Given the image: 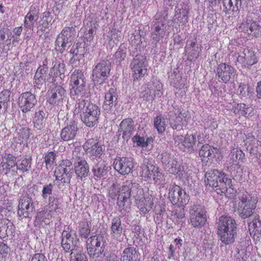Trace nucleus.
I'll use <instances>...</instances> for the list:
<instances>
[{
    "label": "nucleus",
    "instance_id": "680f3d73",
    "mask_svg": "<svg viewBox=\"0 0 261 261\" xmlns=\"http://www.w3.org/2000/svg\"><path fill=\"white\" fill-rule=\"evenodd\" d=\"M81 44H79L77 43L72 45V48H71L69 53L70 54L72 55L73 57L71 58V60L74 56H81L83 55V53L81 50L83 49L82 47L81 46Z\"/></svg>",
    "mask_w": 261,
    "mask_h": 261
},
{
    "label": "nucleus",
    "instance_id": "f704fd0d",
    "mask_svg": "<svg viewBox=\"0 0 261 261\" xmlns=\"http://www.w3.org/2000/svg\"><path fill=\"white\" fill-rule=\"evenodd\" d=\"M9 29L3 27L0 30V48L2 51L7 53L10 49L11 39L9 37Z\"/></svg>",
    "mask_w": 261,
    "mask_h": 261
},
{
    "label": "nucleus",
    "instance_id": "e2e57ef3",
    "mask_svg": "<svg viewBox=\"0 0 261 261\" xmlns=\"http://www.w3.org/2000/svg\"><path fill=\"white\" fill-rule=\"evenodd\" d=\"M151 177H152L155 184H160L164 180V175L162 172L159 170V168L152 174Z\"/></svg>",
    "mask_w": 261,
    "mask_h": 261
},
{
    "label": "nucleus",
    "instance_id": "7ed1b4c3",
    "mask_svg": "<svg viewBox=\"0 0 261 261\" xmlns=\"http://www.w3.org/2000/svg\"><path fill=\"white\" fill-rule=\"evenodd\" d=\"M236 221L230 217L221 216L218 225L217 234L219 240L225 245L232 244L237 234Z\"/></svg>",
    "mask_w": 261,
    "mask_h": 261
},
{
    "label": "nucleus",
    "instance_id": "7c9ffc66",
    "mask_svg": "<svg viewBox=\"0 0 261 261\" xmlns=\"http://www.w3.org/2000/svg\"><path fill=\"white\" fill-rule=\"evenodd\" d=\"M74 169L77 176L81 179L87 177L89 172V167L87 161L79 158L74 163Z\"/></svg>",
    "mask_w": 261,
    "mask_h": 261
},
{
    "label": "nucleus",
    "instance_id": "b1692460",
    "mask_svg": "<svg viewBox=\"0 0 261 261\" xmlns=\"http://www.w3.org/2000/svg\"><path fill=\"white\" fill-rule=\"evenodd\" d=\"M134 121L131 118H126L123 120L119 125L118 133L122 135V137L126 142L130 138L134 132L135 127Z\"/></svg>",
    "mask_w": 261,
    "mask_h": 261
},
{
    "label": "nucleus",
    "instance_id": "1a4fd4ad",
    "mask_svg": "<svg viewBox=\"0 0 261 261\" xmlns=\"http://www.w3.org/2000/svg\"><path fill=\"white\" fill-rule=\"evenodd\" d=\"M100 110L96 105L88 103L84 112L81 114L83 122L88 127H93L98 123Z\"/></svg>",
    "mask_w": 261,
    "mask_h": 261
},
{
    "label": "nucleus",
    "instance_id": "a19ab883",
    "mask_svg": "<svg viewBox=\"0 0 261 261\" xmlns=\"http://www.w3.org/2000/svg\"><path fill=\"white\" fill-rule=\"evenodd\" d=\"M109 167L104 162L96 164L92 168V171L95 178H101L107 174Z\"/></svg>",
    "mask_w": 261,
    "mask_h": 261
},
{
    "label": "nucleus",
    "instance_id": "58836bf2",
    "mask_svg": "<svg viewBox=\"0 0 261 261\" xmlns=\"http://www.w3.org/2000/svg\"><path fill=\"white\" fill-rule=\"evenodd\" d=\"M46 120V113L44 111L39 110L36 111L33 121L34 128L39 130H43L45 125Z\"/></svg>",
    "mask_w": 261,
    "mask_h": 261
},
{
    "label": "nucleus",
    "instance_id": "6ab92c4d",
    "mask_svg": "<svg viewBox=\"0 0 261 261\" xmlns=\"http://www.w3.org/2000/svg\"><path fill=\"white\" fill-rule=\"evenodd\" d=\"M66 91L61 86L56 85L47 92V102L53 106H59L65 101Z\"/></svg>",
    "mask_w": 261,
    "mask_h": 261
},
{
    "label": "nucleus",
    "instance_id": "bb28decb",
    "mask_svg": "<svg viewBox=\"0 0 261 261\" xmlns=\"http://www.w3.org/2000/svg\"><path fill=\"white\" fill-rule=\"evenodd\" d=\"M111 237L114 239L121 242L123 239V228L121 224V221L119 217H115L111 220L110 228Z\"/></svg>",
    "mask_w": 261,
    "mask_h": 261
},
{
    "label": "nucleus",
    "instance_id": "20e7f679",
    "mask_svg": "<svg viewBox=\"0 0 261 261\" xmlns=\"http://www.w3.org/2000/svg\"><path fill=\"white\" fill-rule=\"evenodd\" d=\"M48 61L47 59L44 60L42 64L40 65L37 68L34 76V87L35 89L40 90L44 86H45V83H53L55 81L53 77V71L51 69L48 70Z\"/></svg>",
    "mask_w": 261,
    "mask_h": 261
},
{
    "label": "nucleus",
    "instance_id": "f8f14e48",
    "mask_svg": "<svg viewBox=\"0 0 261 261\" xmlns=\"http://www.w3.org/2000/svg\"><path fill=\"white\" fill-rule=\"evenodd\" d=\"M158 159L162 163L165 168H169L168 171L172 174H177L179 176L182 175L183 167L178 166L177 161L174 160V156L170 152L163 151L158 156Z\"/></svg>",
    "mask_w": 261,
    "mask_h": 261
},
{
    "label": "nucleus",
    "instance_id": "4be33fe9",
    "mask_svg": "<svg viewBox=\"0 0 261 261\" xmlns=\"http://www.w3.org/2000/svg\"><path fill=\"white\" fill-rule=\"evenodd\" d=\"M257 62L254 51L248 48H245L243 51L238 54L236 64L238 67H246L247 65L252 66Z\"/></svg>",
    "mask_w": 261,
    "mask_h": 261
},
{
    "label": "nucleus",
    "instance_id": "8fccbe9b",
    "mask_svg": "<svg viewBox=\"0 0 261 261\" xmlns=\"http://www.w3.org/2000/svg\"><path fill=\"white\" fill-rule=\"evenodd\" d=\"M174 218L178 224H182L185 221V205H178V208L175 210Z\"/></svg>",
    "mask_w": 261,
    "mask_h": 261
},
{
    "label": "nucleus",
    "instance_id": "de8ad7c7",
    "mask_svg": "<svg viewBox=\"0 0 261 261\" xmlns=\"http://www.w3.org/2000/svg\"><path fill=\"white\" fill-rule=\"evenodd\" d=\"M60 173V174H59V173L54 172L56 180L60 181V183L59 185V188L61 189L63 188L64 186L70 184L71 178H72L73 175L69 174L68 173Z\"/></svg>",
    "mask_w": 261,
    "mask_h": 261
},
{
    "label": "nucleus",
    "instance_id": "9d476101",
    "mask_svg": "<svg viewBox=\"0 0 261 261\" xmlns=\"http://www.w3.org/2000/svg\"><path fill=\"white\" fill-rule=\"evenodd\" d=\"M165 22V16H163L162 12L156 13L151 26V37L154 41L159 42L164 37L166 33L164 28Z\"/></svg>",
    "mask_w": 261,
    "mask_h": 261
},
{
    "label": "nucleus",
    "instance_id": "69168bd1",
    "mask_svg": "<svg viewBox=\"0 0 261 261\" xmlns=\"http://www.w3.org/2000/svg\"><path fill=\"white\" fill-rule=\"evenodd\" d=\"M10 249L4 242H0V257H5L8 254Z\"/></svg>",
    "mask_w": 261,
    "mask_h": 261
},
{
    "label": "nucleus",
    "instance_id": "c9c22d12",
    "mask_svg": "<svg viewBox=\"0 0 261 261\" xmlns=\"http://www.w3.org/2000/svg\"><path fill=\"white\" fill-rule=\"evenodd\" d=\"M140 254L135 248L129 246L122 252L121 261H139Z\"/></svg>",
    "mask_w": 261,
    "mask_h": 261
},
{
    "label": "nucleus",
    "instance_id": "2f4dec72",
    "mask_svg": "<svg viewBox=\"0 0 261 261\" xmlns=\"http://www.w3.org/2000/svg\"><path fill=\"white\" fill-rule=\"evenodd\" d=\"M14 226L12 222L8 219H5L0 222V238L5 239L14 237Z\"/></svg>",
    "mask_w": 261,
    "mask_h": 261
},
{
    "label": "nucleus",
    "instance_id": "f257e3e1",
    "mask_svg": "<svg viewBox=\"0 0 261 261\" xmlns=\"http://www.w3.org/2000/svg\"><path fill=\"white\" fill-rule=\"evenodd\" d=\"M132 198L135 199L138 207L143 214H146L152 208L153 198L151 196L144 197L143 190L138 184L126 181L122 185L117 198V204L121 213L129 210Z\"/></svg>",
    "mask_w": 261,
    "mask_h": 261
},
{
    "label": "nucleus",
    "instance_id": "f03ea898",
    "mask_svg": "<svg viewBox=\"0 0 261 261\" xmlns=\"http://www.w3.org/2000/svg\"><path fill=\"white\" fill-rule=\"evenodd\" d=\"M204 182L206 186L215 189L218 194H225L228 196V194H231L233 192L231 180L217 169L206 172Z\"/></svg>",
    "mask_w": 261,
    "mask_h": 261
},
{
    "label": "nucleus",
    "instance_id": "72a5a7b5",
    "mask_svg": "<svg viewBox=\"0 0 261 261\" xmlns=\"http://www.w3.org/2000/svg\"><path fill=\"white\" fill-rule=\"evenodd\" d=\"M233 112L236 114L244 116L246 118H250L255 114L254 109L245 103H239L232 108Z\"/></svg>",
    "mask_w": 261,
    "mask_h": 261
},
{
    "label": "nucleus",
    "instance_id": "6e6552de",
    "mask_svg": "<svg viewBox=\"0 0 261 261\" xmlns=\"http://www.w3.org/2000/svg\"><path fill=\"white\" fill-rule=\"evenodd\" d=\"M111 64L109 60H103L97 63L92 70V80L96 84H101L110 75Z\"/></svg>",
    "mask_w": 261,
    "mask_h": 261
},
{
    "label": "nucleus",
    "instance_id": "774afa93",
    "mask_svg": "<svg viewBox=\"0 0 261 261\" xmlns=\"http://www.w3.org/2000/svg\"><path fill=\"white\" fill-rule=\"evenodd\" d=\"M89 102H88V101H86L85 100H82L81 101H80L76 105V110L77 111V113H81L84 112L85 110L86 109V108Z\"/></svg>",
    "mask_w": 261,
    "mask_h": 261
},
{
    "label": "nucleus",
    "instance_id": "412c9836",
    "mask_svg": "<svg viewBox=\"0 0 261 261\" xmlns=\"http://www.w3.org/2000/svg\"><path fill=\"white\" fill-rule=\"evenodd\" d=\"M78 242L79 239L75 232L71 233L66 230L63 231L61 246L65 252H72L75 249Z\"/></svg>",
    "mask_w": 261,
    "mask_h": 261
},
{
    "label": "nucleus",
    "instance_id": "5701e85b",
    "mask_svg": "<svg viewBox=\"0 0 261 261\" xmlns=\"http://www.w3.org/2000/svg\"><path fill=\"white\" fill-rule=\"evenodd\" d=\"M117 94L114 88H110L106 90L103 108L107 113L112 112L116 109L117 104Z\"/></svg>",
    "mask_w": 261,
    "mask_h": 261
},
{
    "label": "nucleus",
    "instance_id": "f3484780",
    "mask_svg": "<svg viewBox=\"0 0 261 261\" xmlns=\"http://www.w3.org/2000/svg\"><path fill=\"white\" fill-rule=\"evenodd\" d=\"M146 58L142 55H137L132 60L130 67L133 72L134 80L143 77L147 72Z\"/></svg>",
    "mask_w": 261,
    "mask_h": 261
},
{
    "label": "nucleus",
    "instance_id": "a878e982",
    "mask_svg": "<svg viewBox=\"0 0 261 261\" xmlns=\"http://www.w3.org/2000/svg\"><path fill=\"white\" fill-rule=\"evenodd\" d=\"M78 129L77 122L73 120L70 121L69 124L62 129L60 133L61 139L64 141H68L74 139Z\"/></svg>",
    "mask_w": 261,
    "mask_h": 261
},
{
    "label": "nucleus",
    "instance_id": "bf43d9fd",
    "mask_svg": "<svg viewBox=\"0 0 261 261\" xmlns=\"http://www.w3.org/2000/svg\"><path fill=\"white\" fill-rule=\"evenodd\" d=\"M231 153H232V159L233 163H239L238 161L242 160L244 156V153L240 149H233Z\"/></svg>",
    "mask_w": 261,
    "mask_h": 261
},
{
    "label": "nucleus",
    "instance_id": "4468645a",
    "mask_svg": "<svg viewBox=\"0 0 261 261\" xmlns=\"http://www.w3.org/2000/svg\"><path fill=\"white\" fill-rule=\"evenodd\" d=\"M216 75L220 81L226 84L237 78V71L232 66L222 63L217 66Z\"/></svg>",
    "mask_w": 261,
    "mask_h": 261
},
{
    "label": "nucleus",
    "instance_id": "aec40b11",
    "mask_svg": "<svg viewBox=\"0 0 261 261\" xmlns=\"http://www.w3.org/2000/svg\"><path fill=\"white\" fill-rule=\"evenodd\" d=\"M35 95L30 91H27L21 94L18 98V105L23 113L31 111L37 103Z\"/></svg>",
    "mask_w": 261,
    "mask_h": 261
},
{
    "label": "nucleus",
    "instance_id": "dca6fc26",
    "mask_svg": "<svg viewBox=\"0 0 261 261\" xmlns=\"http://www.w3.org/2000/svg\"><path fill=\"white\" fill-rule=\"evenodd\" d=\"M205 211L200 205H194L190 210V219L191 225L194 227L203 226L206 221Z\"/></svg>",
    "mask_w": 261,
    "mask_h": 261
},
{
    "label": "nucleus",
    "instance_id": "473e14b6",
    "mask_svg": "<svg viewBox=\"0 0 261 261\" xmlns=\"http://www.w3.org/2000/svg\"><path fill=\"white\" fill-rule=\"evenodd\" d=\"M241 5V0H223V11L227 14L235 15L239 14V6Z\"/></svg>",
    "mask_w": 261,
    "mask_h": 261
},
{
    "label": "nucleus",
    "instance_id": "a18cd8bd",
    "mask_svg": "<svg viewBox=\"0 0 261 261\" xmlns=\"http://www.w3.org/2000/svg\"><path fill=\"white\" fill-rule=\"evenodd\" d=\"M52 19L53 17L50 12L48 11L43 12L41 20L39 22L37 28L42 31H45L46 29H48L51 25Z\"/></svg>",
    "mask_w": 261,
    "mask_h": 261
},
{
    "label": "nucleus",
    "instance_id": "9b49d317",
    "mask_svg": "<svg viewBox=\"0 0 261 261\" xmlns=\"http://www.w3.org/2000/svg\"><path fill=\"white\" fill-rule=\"evenodd\" d=\"M35 211L32 198L28 194L22 196L19 201L17 215L21 219L31 218Z\"/></svg>",
    "mask_w": 261,
    "mask_h": 261
},
{
    "label": "nucleus",
    "instance_id": "a211bd4d",
    "mask_svg": "<svg viewBox=\"0 0 261 261\" xmlns=\"http://www.w3.org/2000/svg\"><path fill=\"white\" fill-rule=\"evenodd\" d=\"M134 165V159L131 157H117L113 162L115 170L123 175L130 173Z\"/></svg>",
    "mask_w": 261,
    "mask_h": 261
},
{
    "label": "nucleus",
    "instance_id": "2eb2a0df",
    "mask_svg": "<svg viewBox=\"0 0 261 261\" xmlns=\"http://www.w3.org/2000/svg\"><path fill=\"white\" fill-rule=\"evenodd\" d=\"M83 148L87 155L93 161L100 158L104 150V147L93 139H88L85 143Z\"/></svg>",
    "mask_w": 261,
    "mask_h": 261
},
{
    "label": "nucleus",
    "instance_id": "e433bc0d",
    "mask_svg": "<svg viewBox=\"0 0 261 261\" xmlns=\"http://www.w3.org/2000/svg\"><path fill=\"white\" fill-rule=\"evenodd\" d=\"M189 9L187 6H181L180 8L176 7L174 20H177V22L186 24L188 21Z\"/></svg>",
    "mask_w": 261,
    "mask_h": 261
},
{
    "label": "nucleus",
    "instance_id": "0e129e2a",
    "mask_svg": "<svg viewBox=\"0 0 261 261\" xmlns=\"http://www.w3.org/2000/svg\"><path fill=\"white\" fill-rule=\"evenodd\" d=\"M11 92L8 90H4L0 93V102L3 105L10 100Z\"/></svg>",
    "mask_w": 261,
    "mask_h": 261
},
{
    "label": "nucleus",
    "instance_id": "393cba45",
    "mask_svg": "<svg viewBox=\"0 0 261 261\" xmlns=\"http://www.w3.org/2000/svg\"><path fill=\"white\" fill-rule=\"evenodd\" d=\"M39 7L35 5L31 6L29 11L24 18V27L27 29L33 30L35 23L39 18Z\"/></svg>",
    "mask_w": 261,
    "mask_h": 261
},
{
    "label": "nucleus",
    "instance_id": "5fc2aeb1",
    "mask_svg": "<svg viewBox=\"0 0 261 261\" xmlns=\"http://www.w3.org/2000/svg\"><path fill=\"white\" fill-rule=\"evenodd\" d=\"M56 157V154L54 151H50L46 153L44 159L45 166L47 169H51Z\"/></svg>",
    "mask_w": 261,
    "mask_h": 261
},
{
    "label": "nucleus",
    "instance_id": "3c124183",
    "mask_svg": "<svg viewBox=\"0 0 261 261\" xmlns=\"http://www.w3.org/2000/svg\"><path fill=\"white\" fill-rule=\"evenodd\" d=\"M65 64L63 62L58 61L56 63L54 67L51 68L56 71L57 74L61 80H64L65 77V73L66 69L65 68Z\"/></svg>",
    "mask_w": 261,
    "mask_h": 261
},
{
    "label": "nucleus",
    "instance_id": "ddd939ff",
    "mask_svg": "<svg viewBox=\"0 0 261 261\" xmlns=\"http://www.w3.org/2000/svg\"><path fill=\"white\" fill-rule=\"evenodd\" d=\"M168 197L171 202L174 205H186L189 200V197L186 192L175 184L170 185Z\"/></svg>",
    "mask_w": 261,
    "mask_h": 261
},
{
    "label": "nucleus",
    "instance_id": "338daca9",
    "mask_svg": "<svg viewBox=\"0 0 261 261\" xmlns=\"http://www.w3.org/2000/svg\"><path fill=\"white\" fill-rule=\"evenodd\" d=\"M134 143H136L137 145L143 147L147 146V143L145 142V139L143 137H141L139 136L135 135L132 139Z\"/></svg>",
    "mask_w": 261,
    "mask_h": 261
},
{
    "label": "nucleus",
    "instance_id": "79ce46f5",
    "mask_svg": "<svg viewBox=\"0 0 261 261\" xmlns=\"http://www.w3.org/2000/svg\"><path fill=\"white\" fill-rule=\"evenodd\" d=\"M73 41L68 40V38L58 35L55 41V49L60 53H63L68 47L72 45Z\"/></svg>",
    "mask_w": 261,
    "mask_h": 261
},
{
    "label": "nucleus",
    "instance_id": "4c0bfd02",
    "mask_svg": "<svg viewBox=\"0 0 261 261\" xmlns=\"http://www.w3.org/2000/svg\"><path fill=\"white\" fill-rule=\"evenodd\" d=\"M91 222L84 219L78 223V232L81 238L87 239L91 233Z\"/></svg>",
    "mask_w": 261,
    "mask_h": 261
},
{
    "label": "nucleus",
    "instance_id": "13d9d810",
    "mask_svg": "<svg viewBox=\"0 0 261 261\" xmlns=\"http://www.w3.org/2000/svg\"><path fill=\"white\" fill-rule=\"evenodd\" d=\"M54 185L52 183L45 185L42 190V197L43 199H46L49 196L53 195Z\"/></svg>",
    "mask_w": 261,
    "mask_h": 261
},
{
    "label": "nucleus",
    "instance_id": "c756f323",
    "mask_svg": "<svg viewBox=\"0 0 261 261\" xmlns=\"http://www.w3.org/2000/svg\"><path fill=\"white\" fill-rule=\"evenodd\" d=\"M248 229L254 239L261 238V219L258 214L254 215L252 220L248 223Z\"/></svg>",
    "mask_w": 261,
    "mask_h": 261
},
{
    "label": "nucleus",
    "instance_id": "37998d69",
    "mask_svg": "<svg viewBox=\"0 0 261 261\" xmlns=\"http://www.w3.org/2000/svg\"><path fill=\"white\" fill-rule=\"evenodd\" d=\"M217 151V149L214 148L208 144L203 145L199 152V155L200 157L203 158L202 160H204L205 158L208 160L212 159L215 156V153Z\"/></svg>",
    "mask_w": 261,
    "mask_h": 261
},
{
    "label": "nucleus",
    "instance_id": "39448f33",
    "mask_svg": "<svg viewBox=\"0 0 261 261\" xmlns=\"http://www.w3.org/2000/svg\"><path fill=\"white\" fill-rule=\"evenodd\" d=\"M70 94L72 98L75 99L84 94L86 87V77L84 72L80 69H75L71 75Z\"/></svg>",
    "mask_w": 261,
    "mask_h": 261
},
{
    "label": "nucleus",
    "instance_id": "0eeeda50",
    "mask_svg": "<svg viewBox=\"0 0 261 261\" xmlns=\"http://www.w3.org/2000/svg\"><path fill=\"white\" fill-rule=\"evenodd\" d=\"M258 199L250 196L243 195L238 203V213L243 219L250 217L256 208Z\"/></svg>",
    "mask_w": 261,
    "mask_h": 261
},
{
    "label": "nucleus",
    "instance_id": "4d7b16f0",
    "mask_svg": "<svg viewBox=\"0 0 261 261\" xmlns=\"http://www.w3.org/2000/svg\"><path fill=\"white\" fill-rule=\"evenodd\" d=\"M16 166L18 170L23 172H28L31 167V159L25 158Z\"/></svg>",
    "mask_w": 261,
    "mask_h": 261
},
{
    "label": "nucleus",
    "instance_id": "6e6d98bb",
    "mask_svg": "<svg viewBox=\"0 0 261 261\" xmlns=\"http://www.w3.org/2000/svg\"><path fill=\"white\" fill-rule=\"evenodd\" d=\"M30 132L31 129L28 127H22L19 129L18 132V140L22 142L23 141H27L30 137Z\"/></svg>",
    "mask_w": 261,
    "mask_h": 261
},
{
    "label": "nucleus",
    "instance_id": "052dcab7",
    "mask_svg": "<svg viewBox=\"0 0 261 261\" xmlns=\"http://www.w3.org/2000/svg\"><path fill=\"white\" fill-rule=\"evenodd\" d=\"M126 55V49H123L120 47L115 53L114 58L116 61L120 63L122 61L124 60Z\"/></svg>",
    "mask_w": 261,
    "mask_h": 261
},
{
    "label": "nucleus",
    "instance_id": "ea45409f",
    "mask_svg": "<svg viewBox=\"0 0 261 261\" xmlns=\"http://www.w3.org/2000/svg\"><path fill=\"white\" fill-rule=\"evenodd\" d=\"M251 15H248L246 21L244 25L249 29L252 33L253 35L255 37H261V26L255 21H253L251 16ZM244 25V24H242Z\"/></svg>",
    "mask_w": 261,
    "mask_h": 261
},
{
    "label": "nucleus",
    "instance_id": "cd10ccee",
    "mask_svg": "<svg viewBox=\"0 0 261 261\" xmlns=\"http://www.w3.org/2000/svg\"><path fill=\"white\" fill-rule=\"evenodd\" d=\"M201 50V46L196 44L195 39L187 41L185 47V53L188 60L190 61L196 60L199 57Z\"/></svg>",
    "mask_w": 261,
    "mask_h": 261
},
{
    "label": "nucleus",
    "instance_id": "09e8293b",
    "mask_svg": "<svg viewBox=\"0 0 261 261\" xmlns=\"http://www.w3.org/2000/svg\"><path fill=\"white\" fill-rule=\"evenodd\" d=\"M196 142L195 135L187 134L182 142V145L186 148L188 151H193L194 150V146Z\"/></svg>",
    "mask_w": 261,
    "mask_h": 261
},
{
    "label": "nucleus",
    "instance_id": "423d86ee",
    "mask_svg": "<svg viewBox=\"0 0 261 261\" xmlns=\"http://www.w3.org/2000/svg\"><path fill=\"white\" fill-rule=\"evenodd\" d=\"M106 241L101 236H93L88 239L86 247L90 257L97 259L102 254L105 248Z\"/></svg>",
    "mask_w": 261,
    "mask_h": 261
},
{
    "label": "nucleus",
    "instance_id": "c85d7f7f",
    "mask_svg": "<svg viewBox=\"0 0 261 261\" xmlns=\"http://www.w3.org/2000/svg\"><path fill=\"white\" fill-rule=\"evenodd\" d=\"M140 167L142 176L147 178H151L152 174L158 168L151 158H144Z\"/></svg>",
    "mask_w": 261,
    "mask_h": 261
},
{
    "label": "nucleus",
    "instance_id": "49530a36",
    "mask_svg": "<svg viewBox=\"0 0 261 261\" xmlns=\"http://www.w3.org/2000/svg\"><path fill=\"white\" fill-rule=\"evenodd\" d=\"M153 125L159 133H162L167 127L166 119L162 115L156 116L153 119Z\"/></svg>",
    "mask_w": 261,
    "mask_h": 261
},
{
    "label": "nucleus",
    "instance_id": "603ef678",
    "mask_svg": "<svg viewBox=\"0 0 261 261\" xmlns=\"http://www.w3.org/2000/svg\"><path fill=\"white\" fill-rule=\"evenodd\" d=\"M75 35V29L73 26L65 27L59 35L68 40H74Z\"/></svg>",
    "mask_w": 261,
    "mask_h": 261
},
{
    "label": "nucleus",
    "instance_id": "864d4df0",
    "mask_svg": "<svg viewBox=\"0 0 261 261\" xmlns=\"http://www.w3.org/2000/svg\"><path fill=\"white\" fill-rule=\"evenodd\" d=\"M48 208L50 212L56 211L57 209L59 208L60 203L59 198L56 195H50L48 197Z\"/></svg>",
    "mask_w": 261,
    "mask_h": 261
},
{
    "label": "nucleus",
    "instance_id": "c03bdc74",
    "mask_svg": "<svg viewBox=\"0 0 261 261\" xmlns=\"http://www.w3.org/2000/svg\"><path fill=\"white\" fill-rule=\"evenodd\" d=\"M15 156L10 153H6L3 156L2 161V166L4 169L10 170L11 168L17 166Z\"/></svg>",
    "mask_w": 261,
    "mask_h": 261
}]
</instances>
